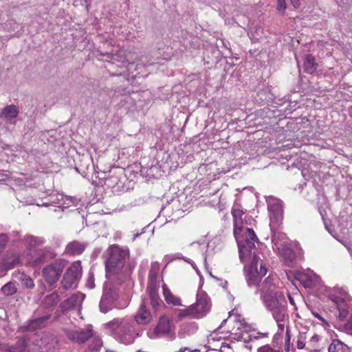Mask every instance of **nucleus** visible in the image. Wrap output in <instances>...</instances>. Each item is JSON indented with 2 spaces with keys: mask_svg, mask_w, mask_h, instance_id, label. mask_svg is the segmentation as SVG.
I'll list each match as a JSON object with an SVG mask.
<instances>
[{
  "mask_svg": "<svg viewBox=\"0 0 352 352\" xmlns=\"http://www.w3.org/2000/svg\"><path fill=\"white\" fill-rule=\"evenodd\" d=\"M106 276L111 280L120 279L129 252L118 245H112L107 250Z\"/></svg>",
  "mask_w": 352,
  "mask_h": 352,
  "instance_id": "f257e3e1",
  "label": "nucleus"
},
{
  "mask_svg": "<svg viewBox=\"0 0 352 352\" xmlns=\"http://www.w3.org/2000/svg\"><path fill=\"white\" fill-rule=\"evenodd\" d=\"M107 327L114 334L115 338L125 344L134 341L133 327L119 319H114L106 324Z\"/></svg>",
  "mask_w": 352,
  "mask_h": 352,
  "instance_id": "f03ea898",
  "label": "nucleus"
},
{
  "mask_svg": "<svg viewBox=\"0 0 352 352\" xmlns=\"http://www.w3.org/2000/svg\"><path fill=\"white\" fill-rule=\"evenodd\" d=\"M244 270L249 286L257 285L267 272L266 267L262 263H259V258L257 256H254L250 266H245Z\"/></svg>",
  "mask_w": 352,
  "mask_h": 352,
  "instance_id": "7ed1b4c3",
  "label": "nucleus"
},
{
  "mask_svg": "<svg viewBox=\"0 0 352 352\" xmlns=\"http://www.w3.org/2000/svg\"><path fill=\"white\" fill-rule=\"evenodd\" d=\"M65 266V262L60 260L45 266L42 271L45 280L50 285L56 283L59 280Z\"/></svg>",
  "mask_w": 352,
  "mask_h": 352,
  "instance_id": "20e7f679",
  "label": "nucleus"
},
{
  "mask_svg": "<svg viewBox=\"0 0 352 352\" xmlns=\"http://www.w3.org/2000/svg\"><path fill=\"white\" fill-rule=\"evenodd\" d=\"M82 274V268L80 263H74L67 269L61 281L63 287L66 289L76 287Z\"/></svg>",
  "mask_w": 352,
  "mask_h": 352,
  "instance_id": "39448f33",
  "label": "nucleus"
},
{
  "mask_svg": "<svg viewBox=\"0 0 352 352\" xmlns=\"http://www.w3.org/2000/svg\"><path fill=\"white\" fill-rule=\"evenodd\" d=\"M329 298L334 303L339 311V318L342 320L346 317L349 314V302H351L350 297L344 291L339 293H332L329 296Z\"/></svg>",
  "mask_w": 352,
  "mask_h": 352,
  "instance_id": "423d86ee",
  "label": "nucleus"
},
{
  "mask_svg": "<svg viewBox=\"0 0 352 352\" xmlns=\"http://www.w3.org/2000/svg\"><path fill=\"white\" fill-rule=\"evenodd\" d=\"M65 333L67 338L71 341L76 343L82 344L85 343L88 340L91 339L92 336H94V331L93 326L89 324L85 328L67 330Z\"/></svg>",
  "mask_w": 352,
  "mask_h": 352,
  "instance_id": "0eeeda50",
  "label": "nucleus"
},
{
  "mask_svg": "<svg viewBox=\"0 0 352 352\" xmlns=\"http://www.w3.org/2000/svg\"><path fill=\"white\" fill-rule=\"evenodd\" d=\"M240 237V235L235 237L238 243L240 260L243 263H251L254 256H256L255 252H252L255 248L254 243L249 240H241Z\"/></svg>",
  "mask_w": 352,
  "mask_h": 352,
  "instance_id": "6e6552de",
  "label": "nucleus"
},
{
  "mask_svg": "<svg viewBox=\"0 0 352 352\" xmlns=\"http://www.w3.org/2000/svg\"><path fill=\"white\" fill-rule=\"evenodd\" d=\"M267 208L270 212L271 224H280L283 217V209L282 201L274 197H270L267 199Z\"/></svg>",
  "mask_w": 352,
  "mask_h": 352,
  "instance_id": "1a4fd4ad",
  "label": "nucleus"
},
{
  "mask_svg": "<svg viewBox=\"0 0 352 352\" xmlns=\"http://www.w3.org/2000/svg\"><path fill=\"white\" fill-rule=\"evenodd\" d=\"M261 300L265 308L270 312L276 307L287 304L284 294L282 292H276L274 294L261 295Z\"/></svg>",
  "mask_w": 352,
  "mask_h": 352,
  "instance_id": "9d476101",
  "label": "nucleus"
},
{
  "mask_svg": "<svg viewBox=\"0 0 352 352\" xmlns=\"http://www.w3.org/2000/svg\"><path fill=\"white\" fill-rule=\"evenodd\" d=\"M192 306L199 318L205 316L210 311L211 305L208 295L201 292L197 294L196 302Z\"/></svg>",
  "mask_w": 352,
  "mask_h": 352,
  "instance_id": "9b49d317",
  "label": "nucleus"
},
{
  "mask_svg": "<svg viewBox=\"0 0 352 352\" xmlns=\"http://www.w3.org/2000/svg\"><path fill=\"white\" fill-rule=\"evenodd\" d=\"M237 331H239L232 333V338L234 340L243 341L246 343L258 338L255 335L256 333L250 331V327L245 323H240L237 327Z\"/></svg>",
  "mask_w": 352,
  "mask_h": 352,
  "instance_id": "f8f14e48",
  "label": "nucleus"
},
{
  "mask_svg": "<svg viewBox=\"0 0 352 352\" xmlns=\"http://www.w3.org/2000/svg\"><path fill=\"white\" fill-rule=\"evenodd\" d=\"M295 280L299 281L305 287H311L317 280V276L312 272L296 271L294 273Z\"/></svg>",
  "mask_w": 352,
  "mask_h": 352,
  "instance_id": "ddd939ff",
  "label": "nucleus"
},
{
  "mask_svg": "<svg viewBox=\"0 0 352 352\" xmlns=\"http://www.w3.org/2000/svg\"><path fill=\"white\" fill-rule=\"evenodd\" d=\"M279 225L280 224L270 223L272 232L273 233L272 236V241L274 243V248L275 250L280 248V247L285 245V244L289 243L286 234L278 229H276V226Z\"/></svg>",
  "mask_w": 352,
  "mask_h": 352,
  "instance_id": "4468645a",
  "label": "nucleus"
},
{
  "mask_svg": "<svg viewBox=\"0 0 352 352\" xmlns=\"http://www.w3.org/2000/svg\"><path fill=\"white\" fill-rule=\"evenodd\" d=\"M280 256L283 258V261L288 267H293L295 264L296 254L290 247V244H285L277 248Z\"/></svg>",
  "mask_w": 352,
  "mask_h": 352,
  "instance_id": "2eb2a0df",
  "label": "nucleus"
},
{
  "mask_svg": "<svg viewBox=\"0 0 352 352\" xmlns=\"http://www.w3.org/2000/svg\"><path fill=\"white\" fill-rule=\"evenodd\" d=\"M135 320L139 324H147L152 320V315L143 301L140 306L138 311L134 316Z\"/></svg>",
  "mask_w": 352,
  "mask_h": 352,
  "instance_id": "dca6fc26",
  "label": "nucleus"
},
{
  "mask_svg": "<svg viewBox=\"0 0 352 352\" xmlns=\"http://www.w3.org/2000/svg\"><path fill=\"white\" fill-rule=\"evenodd\" d=\"M244 212L239 208H233L232 214L234 220V234L235 237L240 235L243 231V215Z\"/></svg>",
  "mask_w": 352,
  "mask_h": 352,
  "instance_id": "f3484780",
  "label": "nucleus"
},
{
  "mask_svg": "<svg viewBox=\"0 0 352 352\" xmlns=\"http://www.w3.org/2000/svg\"><path fill=\"white\" fill-rule=\"evenodd\" d=\"M49 318L50 316H45L32 320L26 325H24L23 329L29 331H34L38 329H41L45 327Z\"/></svg>",
  "mask_w": 352,
  "mask_h": 352,
  "instance_id": "a211bd4d",
  "label": "nucleus"
},
{
  "mask_svg": "<svg viewBox=\"0 0 352 352\" xmlns=\"http://www.w3.org/2000/svg\"><path fill=\"white\" fill-rule=\"evenodd\" d=\"M86 246L87 244L85 243L74 241L67 245L65 252L69 255L80 254L84 252Z\"/></svg>",
  "mask_w": 352,
  "mask_h": 352,
  "instance_id": "6ab92c4d",
  "label": "nucleus"
},
{
  "mask_svg": "<svg viewBox=\"0 0 352 352\" xmlns=\"http://www.w3.org/2000/svg\"><path fill=\"white\" fill-rule=\"evenodd\" d=\"M163 296L166 302L173 306H182L181 299L173 295L168 286L164 283L162 285Z\"/></svg>",
  "mask_w": 352,
  "mask_h": 352,
  "instance_id": "aec40b11",
  "label": "nucleus"
},
{
  "mask_svg": "<svg viewBox=\"0 0 352 352\" xmlns=\"http://www.w3.org/2000/svg\"><path fill=\"white\" fill-rule=\"evenodd\" d=\"M19 112V109L16 105L10 104L3 108L0 113V118L6 121H10L16 118Z\"/></svg>",
  "mask_w": 352,
  "mask_h": 352,
  "instance_id": "412c9836",
  "label": "nucleus"
},
{
  "mask_svg": "<svg viewBox=\"0 0 352 352\" xmlns=\"http://www.w3.org/2000/svg\"><path fill=\"white\" fill-rule=\"evenodd\" d=\"M276 322H284L287 318V304L270 311Z\"/></svg>",
  "mask_w": 352,
  "mask_h": 352,
  "instance_id": "4be33fe9",
  "label": "nucleus"
},
{
  "mask_svg": "<svg viewBox=\"0 0 352 352\" xmlns=\"http://www.w3.org/2000/svg\"><path fill=\"white\" fill-rule=\"evenodd\" d=\"M8 352H28V342L24 338L19 339L14 344L8 345Z\"/></svg>",
  "mask_w": 352,
  "mask_h": 352,
  "instance_id": "5701e85b",
  "label": "nucleus"
},
{
  "mask_svg": "<svg viewBox=\"0 0 352 352\" xmlns=\"http://www.w3.org/2000/svg\"><path fill=\"white\" fill-rule=\"evenodd\" d=\"M274 280V279L271 276H268L265 280V281L262 284V295L274 294V293L278 292V291H276V285Z\"/></svg>",
  "mask_w": 352,
  "mask_h": 352,
  "instance_id": "b1692460",
  "label": "nucleus"
},
{
  "mask_svg": "<svg viewBox=\"0 0 352 352\" xmlns=\"http://www.w3.org/2000/svg\"><path fill=\"white\" fill-rule=\"evenodd\" d=\"M170 331V321L166 317H161L158 324L155 329V333L160 335L168 333Z\"/></svg>",
  "mask_w": 352,
  "mask_h": 352,
  "instance_id": "393cba45",
  "label": "nucleus"
},
{
  "mask_svg": "<svg viewBox=\"0 0 352 352\" xmlns=\"http://www.w3.org/2000/svg\"><path fill=\"white\" fill-rule=\"evenodd\" d=\"M43 242L44 241L41 238L33 236H27L24 239L25 245L29 250H32L36 247L43 245Z\"/></svg>",
  "mask_w": 352,
  "mask_h": 352,
  "instance_id": "a878e982",
  "label": "nucleus"
},
{
  "mask_svg": "<svg viewBox=\"0 0 352 352\" xmlns=\"http://www.w3.org/2000/svg\"><path fill=\"white\" fill-rule=\"evenodd\" d=\"M146 291L150 296L152 305L155 307L162 302L157 294L156 285H148Z\"/></svg>",
  "mask_w": 352,
  "mask_h": 352,
  "instance_id": "bb28decb",
  "label": "nucleus"
},
{
  "mask_svg": "<svg viewBox=\"0 0 352 352\" xmlns=\"http://www.w3.org/2000/svg\"><path fill=\"white\" fill-rule=\"evenodd\" d=\"M188 317L198 318V317L195 311L194 307L192 305L187 307L184 309H181L177 310V318L179 320H182L183 318H188Z\"/></svg>",
  "mask_w": 352,
  "mask_h": 352,
  "instance_id": "cd10ccee",
  "label": "nucleus"
},
{
  "mask_svg": "<svg viewBox=\"0 0 352 352\" xmlns=\"http://www.w3.org/2000/svg\"><path fill=\"white\" fill-rule=\"evenodd\" d=\"M160 270V264L157 262L152 263L151 267L148 273V285H156L158 272Z\"/></svg>",
  "mask_w": 352,
  "mask_h": 352,
  "instance_id": "c85d7f7f",
  "label": "nucleus"
},
{
  "mask_svg": "<svg viewBox=\"0 0 352 352\" xmlns=\"http://www.w3.org/2000/svg\"><path fill=\"white\" fill-rule=\"evenodd\" d=\"M304 68L307 73L313 74L316 69V64L315 58L311 55L307 54L305 57L304 62Z\"/></svg>",
  "mask_w": 352,
  "mask_h": 352,
  "instance_id": "c756f323",
  "label": "nucleus"
},
{
  "mask_svg": "<svg viewBox=\"0 0 352 352\" xmlns=\"http://www.w3.org/2000/svg\"><path fill=\"white\" fill-rule=\"evenodd\" d=\"M113 299L109 300L107 294H104L100 300V309L102 313H107L109 310L111 309L110 302H111Z\"/></svg>",
  "mask_w": 352,
  "mask_h": 352,
  "instance_id": "7c9ffc66",
  "label": "nucleus"
},
{
  "mask_svg": "<svg viewBox=\"0 0 352 352\" xmlns=\"http://www.w3.org/2000/svg\"><path fill=\"white\" fill-rule=\"evenodd\" d=\"M91 343L89 344V349L92 351H98L100 349L102 345V341L100 337L96 332H94V336H92Z\"/></svg>",
  "mask_w": 352,
  "mask_h": 352,
  "instance_id": "2f4dec72",
  "label": "nucleus"
},
{
  "mask_svg": "<svg viewBox=\"0 0 352 352\" xmlns=\"http://www.w3.org/2000/svg\"><path fill=\"white\" fill-rule=\"evenodd\" d=\"M17 291L15 284L9 282L1 287V292L6 296H12Z\"/></svg>",
  "mask_w": 352,
  "mask_h": 352,
  "instance_id": "473e14b6",
  "label": "nucleus"
},
{
  "mask_svg": "<svg viewBox=\"0 0 352 352\" xmlns=\"http://www.w3.org/2000/svg\"><path fill=\"white\" fill-rule=\"evenodd\" d=\"M244 234L245 239H242L243 241L249 240L252 241L253 243L254 241H258V238L256 237V235L252 229L246 228Z\"/></svg>",
  "mask_w": 352,
  "mask_h": 352,
  "instance_id": "72a5a7b5",
  "label": "nucleus"
},
{
  "mask_svg": "<svg viewBox=\"0 0 352 352\" xmlns=\"http://www.w3.org/2000/svg\"><path fill=\"white\" fill-rule=\"evenodd\" d=\"M9 241V236L7 234H0V252H1L6 247Z\"/></svg>",
  "mask_w": 352,
  "mask_h": 352,
  "instance_id": "f704fd0d",
  "label": "nucleus"
},
{
  "mask_svg": "<svg viewBox=\"0 0 352 352\" xmlns=\"http://www.w3.org/2000/svg\"><path fill=\"white\" fill-rule=\"evenodd\" d=\"M343 330L346 333L352 336V315L343 325Z\"/></svg>",
  "mask_w": 352,
  "mask_h": 352,
  "instance_id": "c9c22d12",
  "label": "nucleus"
},
{
  "mask_svg": "<svg viewBox=\"0 0 352 352\" xmlns=\"http://www.w3.org/2000/svg\"><path fill=\"white\" fill-rule=\"evenodd\" d=\"M277 1V10L282 14H283L287 8V4L285 0H276Z\"/></svg>",
  "mask_w": 352,
  "mask_h": 352,
  "instance_id": "e433bc0d",
  "label": "nucleus"
},
{
  "mask_svg": "<svg viewBox=\"0 0 352 352\" xmlns=\"http://www.w3.org/2000/svg\"><path fill=\"white\" fill-rule=\"evenodd\" d=\"M342 345V343L340 340H334L329 346V352H338L337 348Z\"/></svg>",
  "mask_w": 352,
  "mask_h": 352,
  "instance_id": "4c0bfd02",
  "label": "nucleus"
},
{
  "mask_svg": "<svg viewBox=\"0 0 352 352\" xmlns=\"http://www.w3.org/2000/svg\"><path fill=\"white\" fill-rule=\"evenodd\" d=\"M23 284L29 289H32L34 287V281L32 278L28 276H24L22 279Z\"/></svg>",
  "mask_w": 352,
  "mask_h": 352,
  "instance_id": "58836bf2",
  "label": "nucleus"
},
{
  "mask_svg": "<svg viewBox=\"0 0 352 352\" xmlns=\"http://www.w3.org/2000/svg\"><path fill=\"white\" fill-rule=\"evenodd\" d=\"M305 340H306V338L304 335L300 334L298 336V340H297V343H296V346H297L298 349H302L305 347Z\"/></svg>",
  "mask_w": 352,
  "mask_h": 352,
  "instance_id": "ea45409f",
  "label": "nucleus"
},
{
  "mask_svg": "<svg viewBox=\"0 0 352 352\" xmlns=\"http://www.w3.org/2000/svg\"><path fill=\"white\" fill-rule=\"evenodd\" d=\"M13 256L14 258L12 262H9L8 260H6V265L8 268H12L15 265H16L17 264L19 263V261H20L19 256L16 254H14Z\"/></svg>",
  "mask_w": 352,
  "mask_h": 352,
  "instance_id": "a19ab883",
  "label": "nucleus"
},
{
  "mask_svg": "<svg viewBox=\"0 0 352 352\" xmlns=\"http://www.w3.org/2000/svg\"><path fill=\"white\" fill-rule=\"evenodd\" d=\"M311 314L315 318L320 320L324 325L329 326L328 322L318 312L316 311H311Z\"/></svg>",
  "mask_w": 352,
  "mask_h": 352,
  "instance_id": "79ce46f5",
  "label": "nucleus"
},
{
  "mask_svg": "<svg viewBox=\"0 0 352 352\" xmlns=\"http://www.w3.org/2000/svg\"><path fill=\"white\" fill-rule=\"evenodd\" d=\"M258 352H278V351L272 349L269 345H265V346L258 347Z\"/></svg>",
  "mask_w": 352,
  "mask_h": 352,
  "instance_id": "37998d69",
  "label": "nucleus"
},
{
  "mask_svg": "<svg viewBox=\"0 0 352 352\" xmlns=\"http://www.w3.org/2000/svg\"><path fill=\"white\" fill-rule=\"evenodd\" d=\"M87 285L89 288L93 289L95 287L94 279L92 274H90L87 278Z\"/></svg>",
  "mask_w": 352,
  "mask_h": 352,
  "instance_id": "c03bdc74",
  "label": "nucleus"
},
{
  "mask_svg": "<svg viewBox=\"0 0 352 352\" xmlns=\"http://www.w3.org/2000/svg\"><path fill=\"white\" fill-rule=\"evenodd\" d=\"M290 2L295 8H298L300 6L299 0H290Z\"/></svg>",
  "mask_w": 352,
  "mask_h": 352,
  "instance_id": "a18cd8bd",
  "label": "nucleus"
},
{
  "mask_svg": "<svg viewBox=\"0 0 352 352\" xmlns=\"http://www.w3.org/2000/svg\"><path fill=\"white\" fill-rule=\"evenodd\" d=\"M277 323H278V329H279L281 331H283L284 328H285V324H284V323H282V322H277Z\"/></svg>",
  "mask_w": 352,
  "mask_h": 352,
  "instance_id": "49530a36",
  "label": "nucleus"
},
{
  "mask_svg": "<svg viewBox=\"0 0 352 352\" xmlns=\"http://www.w3.org/2000/svg\"><path fill=\"white\" fill-rule=\"evenodd\" d=\"M288 298H289V302L292 305H294L295 303H294V298L291 296L290 294H288Z\"/></svg>",
  "mask_w": 352,
  "mask_h": 352,
  "instance_id": "de8ad7c7",
  "label": "nucleus"
},
{
  "mask_svg": "<svg viewBox=\"0 0 352 352\" xmlns=\"http://www.w3.org/2000/svg\"><path fill=\"white\" fill-rule=\"evenodd\" d=\"M289 340H290V337H289V331L287 330V339H286V341H287L289 342Z\"/></svg>",
  "mask_w": 352,
  "mask_h": 352,
  "instance_id": "09e8293b",
  "label": "nucleus"
},
{
  "mask_svg": "<svg viewBox=\"0 0 352 352\" xmlns=\"http://www.w3.org/2000/svg\"><path fill=\"white\" fill-rule=\"evenodd\" d=\"M291 275H292V272H289V273H287V276L289 279L291 278Z\"/></svg>",
  "mask_w": 352,
  "mask_h": 352,
  "instance_id": "8fccbe9b",
  "label": "nucleus"
},
{
  "mask_svg": "<svg viewBox=\"0 0 352 352\" xmlns=\"http://www.w3.org/2000/svg\"><path fill=\"white\" fill-rule=\"evenodd\" d=\"M49 299L50 298H57V296H54V295H52L51 296L48 297Z\"/></svg>",
  "mask_w": 352,
  "mask_h": 352,
  "instance_id": "3c124183",
  "label": "nucleus"
},
{
  "mask_svg": "<svg viewBox=\"0 0 352 352\" xmlns=\"http://www.w3.org/2000/svg\"><path fill=\"white\" fill-rule=\"evenodd\" d=\"M226 320H227L226 319L223 320V322H221V324L219 327V328L226 322Z\"/></svg>",
  "mask_w": 352,
  "mask_h": 352,
  "instance_id": "603ef678",
  "label": "nucleus"
},
{
  "mask_svg": "<svg viewBox=\"0 0 352 352\" xmlns=\"http://www.w3.org/2000/svg\"><path fill=\"white\" fill-rule=\"evenodd\" d=\"M246 347L251 349L252 346V345H246Z\"/></svg>",
  "mask_w": 352,
  "mask_h": 352,
  "instance_id": "864d4df0",
  "label": "nucleus"
},
{
  "mask_svg": "<svg viewBox=\"0 0 352 352\" xmlns=\"http://www.w3.org/2000/svg\"><path fill=\"white\" fill-rule=\"evenodd\" d=\"M350 115L352 116V106L350 108Z\"/></svg>",
  "mask_w": 352,
  "mask_h": 352,
  "instance_id": "5fc2aeb1",
  "label": "nucleus"
},
{
  "mask_svg": "<svg viewBox=\"0 0 352 352\" xmlns=\"http://www.w3.org/2000/svg\"><path fill=\"white\" fill-rule=\"evenodd\" d=\"M106 352H113V351L107 350Z\"/></svg>",
  "mask_w": 352,
  "mask_h": 352,
  "instance_id": "6e6d98bb",
  "label": "nucleus"
},
{
  "mask_svg": "<svg viewBox=\"0 0 352 352\" xmlns=\"http://www.w3.org/2000/svg\"><path fill=\"white\" fill-rule=\"evenodd\" d=\"M212 340H215L216 338H215L214 337H213V336H212Z\"/></svg>",
  "mask_w": 352,
  "mask_h": 352,
  "instance_id": "4d7b16f0",
  "label": "nucleus"
}]
</instances>
